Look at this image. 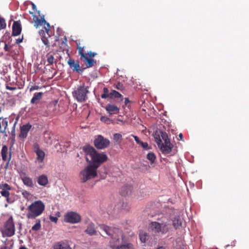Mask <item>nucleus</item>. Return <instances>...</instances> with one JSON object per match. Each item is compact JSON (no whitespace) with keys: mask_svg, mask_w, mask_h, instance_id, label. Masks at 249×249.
Wrapping results in <instances>:
<instances>
[{"mask_svg":"<svg viewBox=\"0 0 249 249\" xmlns=\"http://www.w3.org/2000/svg\"><path fill=\"white\" fill-rule=\"evenodd\" d=\"M161 226V232L162 233H165L171 230L172 226L171 224V221L168 219L164 218L160 223Z\"/></svg>","mask_w":249,"mask_h":249,"instance_id":"dca6fc26","label":"nucleus"},{"mask_svg":"<svg viewBox=\"0 0 249 249\" xmlns=\"http://www.w3.org/2000/svg\"><path fill=\"white\" fill-rule=\"evenodd\" d=\"M1 155L2 159L3 161H6L7 160L8 155V147L6 145H3L2 147L1 150Z\"/></svg>","mask_w":249,"mask_h":249,"instance_id":"7c9ffc66","label":"nucleus"},{"mask_svg":"<svg viewBox=\"0 0 249 249\" xmlns=\"http://www.w3.org/2000/svg\"><path fill=\"white\" fill-rule=\"evenodd\" d=\"M41 228L40 220H37L36 223L32 227V230L34 231H36L40 230Z\"/></svg>","mask_w":249,"mask_h":249,"instance_id":"c9c22d12","label":"nucleus"},{"mask_svg":"<svg viewBox=\"0 0 249 249\" xmlns=\"http://www.w3.org/2000/svg\"><path fill=\"white\" fill-rule=\"evenodd\" d=\"M0 231L3 236L11 237L15 234V227L13 217L11 216L4 223Z\"/></svg>","mask_w":249,"mask_h":249,"instance_id":"0eeeda50","label":"nucleus"},{"mask_svg":"<svg viewBox=\"0 0 249 249\" xmlns=\"http://www.w3.org/2000/svg\"><path fill=\"white\" fill-rule=\"evenodd\" d=\"M21 32V26L19 22L14 21L12 25V35L14 36L19 35Z\"/></svg>","mask_w":249,"mask_h":249,"instance_id":"f3484780","label":"nucleus"},{"mask_svg":"<svg viewBox=\"0 0 249 249\" xmlns=\"http://www.w3.org/2000/svg\"><path fill=\"white\" fill-rule=\"evenodd\" d=\"M147 235L145 232H141L140 233V239L142 242L145 243Z\"/></svg>","mask_w":249,"mask_h":249,"instance_id":"4c0bfd02","label":"nucleus"},{"mask_svg":"<svg viewBox=\"0 0 249 249\" xmlns=\"http://www.w3.org/2000/svg\"><path fill=\"white\" fill-rule=\"evenodd\" d=\"M30 14H32L33 15L34 14V12H30Z\"/></svg>","mask_w":249,"mask_h":249,"instance_id":"e2e57ef3","label":"nucleus"},{"mask_svg":"<svg viewBox=\"0 0 249 249\" xmlns=\"http://www.w3.org/2000/svg\"><path fill=\"white\" fill-rule=\"evenodd\" d=\"M182 221L179 217L175 218L172 221V225L175 229H179L181 226Z\"/></svg>","mask_w":249,"mask_h":249,"instance_id":"473e14b6","label":"nucleus"},{"mask_svg":"<svg viewBox=\"0 0 249 249\" xmlns=\"http://www.w3.org/2000/svg\"><path fill=\"white\" fill-rule=\"evenodd\" d=\"M97 169L89 164L79 174L81 182L85 183L89 180L95 178L97 176Z\"/></svg>","mask_w":249,"mask_h":249,"instance_id":"39448f33","label":"nucleus"},{"mask_svg":"<svg viewBox=\"0 0 249 249\" xmlns=\"http://www.w3.org/2000/svg\"><path fill=\"white\" fill-rule=\"evenodd\" d=\"M89 90L84 84L78 86L72 92L74 98L78 102H84L88 99Z\"/></svg>","mask_w":249,"mask_h":249,"instance_id":"423d86ee","label":"nucleus"},{"mask_svg":"<svg viewBox=\"0 0 249 249\" xmlns=\"http://www.w3.org/2000/svg\"><path fill=\"white\" fill-rule=\"evenodd\" d=\"M132 187L129 185H125L123 186L120 191V194L122 196H126L130 195L132 192Z\"/></svg>","mask_w":249,"mask_h":249,"instance_id":"412c9836","label":"nucleus"},{"mask_svg":"<svg viewBox=\"0 0 249 249\" xmlns=\"http://www.w3.org/2000/svg\"><path fill=\"white\" fill-rule=\"evenodd\" d=\"M132 136L134 138L137 143L140 144L142 141L139 139V138L136 136L132 135Z\"/></svg>","mask_w":249,"mask_h":249,"instance_id":"de8ad7c7","label":"nucleus"},{"mask_svg":"<svg viewBox=\"0 0 249 249\" xmlns=\"http://www.w3.org/2000/svg\"><path fill=\"white\" fill-rule=\"evenodd\" d=\"M49 219L52 222H53L54 223H56L58 220V218L57 217L53 216L52 215H50Z\"/></svg>","mask_w":249,"mask_h":249,"instance_id":"a18cd8bd","label":"nucleus"},{"mask_svg":"<svg viewBox=\"0 0 249 249\" xmlns=\"http://www.w3.org/2000/svg\"><path fill=\"white\" fill-rule=\"evenodd\" d=\"M130 102V101L128 98H125L124 99V104L126 106L128 103Z\"/></svg>","mask_w":249,"mask_h":249,"instance_id":"5fc2aeb1","label":"nucleus"},{"mask_svg":"<svg viewBox=\"0 0 249 249\" xmlns=\"http://www.w3.org/2000/svg\"><path fill=\"white\" fill-rule=\"evenodd\" d=\"M150 229L155 233L161 232L160 223L158 222H152L150 224Z\"/></svg>","mask_w":249,"mask_h":249,"instance_id":"4be33fe9","label":"nucleus"},{"mask_svg":"<svg viewBox=\"0 0 249 249\" xmlns=\"http://www.w3.org/2000/svg\"><path fill=\"white\" fill-rule=\"evenodd\" d=\"M32 6L33 10L34 11H35V10H36V5L34 3H32Z\"/></svg>","mask_w":249,"mask_h":249,"instance_id":"4d7b16f0","label":"nucleus"},{"mask_svg":"<svg viewBox=\"0 0 249 249\" xmlns=\"http://www.w3.org/2000/svg\"><path fill=\"white\" fill-rule=\"evenodd\" d=\"M156 158V157L153 152H149L147 155V159L150 161L151 163H153L155 162Z\"/></svg>","mask_w":249,"mask_h":249,"instance_id":"f704fd0d","label":"nucleus"},{"mask_svg":"<svg viewBox=\"0 0 249 249\" xmlns=\"http://www.w3.org/2000/svg\"><path fill=\"white\" fill-rule=\"evenodd\" d=\"M11 139L12 140V145H13L15 142V139H14V137L11 136Z\"/></svg>","mask_w":249,"mask_h":249,"instance_id":"bf43d9fd","label":"nucleus"},{"mask_svg":"<svg viewBox=\"0 0 249 249\" xmlns=\"http://www.w3.org/2000/svg\"><path fill=\"white\" fill-rule=\"evenodd\" d=\"M156 249H166V248L165 247L160 246Z\"/></svg>","mask_w":249,"mask_h":249,"instance_id":"052dcab7","label":"nucleus"},{"mask_svg":"<svg viewBox=\"0 0 249 249\" xmlns=\"http://www.w3.org/2000/svg\"><path fill=\"white\" fill-rule=\"evenodd\" d=\"M99 227L101 230L111 237L110 245L113 243L114 245L119 243L118 238L122 237L123 233L121 229L114 227H109L105 224H100Z\"/></svg>","mask_w":249,"mask_h":249,"instance_id":"7ed1b4c3","label":"nucleus"},{"mask_svg":"<svg viewBox=\"0 0 249 249\" xmlns=\"http://www.w3.org/2000/svg\"><path fill=\"white\" fill-rule=\"evenodd\" d=\"M173 249H186L183 241L180 239H177L174 244Z\"/></svg>","mask_w":249,"mask_h":249,"instance_id":"bb28decb","label":"nucleus"},{"mask_svg":"<svg viewBox=\"0 0 249 249\" xmlns=\"http://www.w3.org/2000/svg\"><path fill=\"white\" fill-rule=\"evenodd\" d=\"M19 249H28L25 246H21Z\"/></svg>","mask_w":249,"mask_h":249,"instance_id":"680f3d73","label":"nucleus"},{"mask_svg":"<svg viewBox=\"0 0 249 249\" xmlns=\"http://www.w3.org/2000/svg\"><path fill=\"white\" fill-rule=\"evenodd\" d=\"M104 93L101 95V98L103 99H106L107 98H109L110 97V93H108V89L107 88H104L103 89Z\"/></svg>","mask_w":249,"mask_h":249,"instance_id":"e433bc0d","label":"nucleus"},{"mask_svg":"<svg viewBox=\"0 0 249 249\" xmlns=\"http://www.w3.org/2000/svg\"><path fill=\"white\" fill-rule=\"evenodd\" d=\"M33 21L34 22V26L36 28L39 26L41 25H46L47 26V28H50V24L46 22L45 20L44 16L41 17L40 18H39L37 16L33 15Z\"/></svg>","mask_w":249,"mask_h":249,"instance_id":"4468645a","label":"nucleus"},{"mask_svg":"<svg viewBox=\"0 0 249 249\" xmlns=\"http://www.w3.org/2000/svg\"><path fill=\"white\" fill-rule=\"evenodd\" d=\"M87 157L86 160L97 169L104 162L107 160V155L104 153H99L93 147L89 145H86L83 147Z\"/></svg>","mask_w":249,"mask_h":249,"instance_id":"f257e3e1","label":"nucleus"},{"mask_svg":"<svg viewBox=\"0 0 249 249\" xmlns=\"http://www.w3.org/2000/svg\"><path fill=\"white\" fill-rule=\"evenodd\" d=\"M47 62L49 63L47 65L53 64V63L54 57L53 55H47Z\"/></svg>","mask_w":249,"mask_h":249,"instance_id":"a19ab883","label":"nucleus"},{"mask_svg":"<svg viewBox=\"0 0 249 249\" xmlns=\"http://www.w3.org/2000/svg\"><path fill=\"white\" fill-rule=\"evenodd\" d=\"M24 184L29 187H33L34 186L33 181L32 179L30 177L25 176L21 178Z\"/></svg>","mask_w":249,"mask_h":249,"instance_id":"a878e982","label":"nucleus"},{"mask_svg":"<svg viewBox=\"0 0 249 249\" xmlns=\"http://www.w3.org/2000/svg\"><path fill=\"white\" fill-rule=\"evenodd\" d=\"M114 87L117 89L118 90H123L124 89V87L123 86V84L121 83L120 82L118 83Z\"/></svg>","mask_w":249,"mask_h":249,"instance_id":"79ce46f5","label":"nucleus"},{"mask_svg":"<svg viewBox=\"0 0 249 249\" xmlns=\"http://www.w3.org/2000/svg\"><path fill=\"white\" fill-rule=\"evenodd\" d=\"M65 40L66 41H67L66 37H65Z\"/></svg>","mask_w":249,"mask_h":249,"instance_id":"0e129e2a","label":"nucleus"},{"mask_svg":"<svg viewBox=\"0 0 249 249\" xmlns=\"http://www.w3.org/2000/svg\"><path fill=\"white\" fill-rule=\"evenodd\" d=\"M8 121H7V120H4L2 122V126L3 128L0 130V133L3 134V136L4 137L7 136L6 129H7V126H8Z\"/></svg>","mask_w":249,"mask_h":249,"instance_id":"2f4dec72","label":"nucleus"},{"mask_svg":"<svg viewBox=\"0 0 249 249\" xmlns=\"http://www.w3.org/2000/svg\"><path fill=\"white\" fill-rule=\"evenodd\" d=\"M45 31L41 30L39 31V34L41 36V40L43 44L46 47L49 48L51 45L54 47L55 43L52 44V38H51V35L49 34L50 29L44 27Z\"/></svg>","mask_w":249,"mask_h":249,"instance_id":"9d476101","label":"nucleus"},{"mask_svg":"<svg viewBox=\"0 0 249 249\" xmlns=\"http://www.w3.org/2000/svg\"><path fill=\"white\" fill-rule=\"evenodd\" d=\"M23 38H18L16 40V43L17 44H19L20 43L22 42Z\"/></svg>","mask_w":249,"mask_h":249,"instance_id":"6e6d98bb","label":"nucleus"},{"mask_svg":"<svg viewBox=\"0 0 249 249\" xmlns=\"http://www.w3.org/2000/svg\"><path fill=\"white\" fill-rule=\"evenodd\" d=\"M83 59L86 62L85 67H83L85 68V70L89 68L94 66H96L97 64L96 61L92 58H90L88 57L87 55L85 57H83Z\"/></svg>","mask_w":249,"mask_h":249,"instance_id":"aec40b11","label":"nucleus"},{"mask_svg":"<svg viewBox=\"0 0 249 249\" xmlns=\"http://www.w3.org/2000/svg\"><path fill=\"white\" fill-rule=\"evenodd\" d=\"M37 181L39 185L45 186L48 183V179L46 175H42L38 177Z\"/></svg>","mask_w":249,"mask_h":249,"instance_id":"b1692460","label":"nucleus"},{"mask_svg":"<svg viewBox=\"0 0 249 249\" xmlns=\"http://www.w3.org/2000/svg\"><path fill=\"white\" fill-rule=\"evenodd\" d=\"M119 243L115 244L113 243L110 245V247L113 249H134V246L130 243H125L124 241V235L123 233L122 237L118 238Z\"/></svg>","mask_w":249,"mask_h":249,"instance_id":"6e6552de","label":"nucleus"},{"mask_svg":"<svg viewBox=\"0 0 249 249\" xmlns=\"http://www.w3.org/2000/svg\"><path fill=\"white\" fill-rule=\"evenodd\" d=\"M178 140H180V141H183V135L182 133H180L179 135H178Z\"/></svg>","mask_w":249,"mask_h":249,"instance_id":"864d4df0","label":"nucleus"},{"mask_svg":"<svg viewBox=\"0 0 249 249\" xmlns=\"http://www.w3.org/2000/svg\"><path fill=\"white\" fill-rule=\"evenodd\" d=\"M109 98L111 99L121 98V101L123 99V95L115 90H112L111 91Z\"/></svg>","mask_w":249,"mask_h":249,"instance_id":"c85d7f7f","label":"nucleus"},{"mask_svg":"<svg viewBox=\"0 0 249 249\" xmlns=\"http://www.w3.org/2000/svg\"><path fill=\"white\" fill-rule=\"evenodd\" d=\"M4 49L6 51H9L10 50V48L8 47V45L6 43H5Z\"/></svg>","mask_w":249,"mask_h":249,"instance_id":"603ef678","label":"nucleus"},{"mask_svg":"<svg viewBox=\"0 0 249 249\" xmlns=\"http://www.w3.org/2000/svg\"><path fill=\"white\" fill-rule=\"evenodd\" d=\"M85 46H81L80 44H77V49L78 50V53L81 56V59L82 60L83 58L87 56V53L85 51Z\"/></svg>","mask_w":249,"mask_h":249,"instance_id":"cd10ccee","label":"nucleus"},{"mask_svg":"<svg viewBox=\"0 0 249 249\" xmlns=\"http://www.w3.org/2000/svg\"><path fill=\"white\" fill-rule=\"evenodd\" d=\"M43 94V93L42 92L35 93L31 100V103L33 104H38L41 99Z\"/></svg>","mask_w":249,"mask_h":249,"instance_id":"5701e85b","label":"nucleus"},{"mask_svg":"<svg viewBox=\"0 0 249 249\" xmlns=\"http://www.w3.org/2000/svg\"><path fill=\"white\" fill-rule=\"evenodd\" d=\"M81 217L77 213L73 212L67 213L64 217V220L67 223H77L80 222Z\"/></svg>","mask_w":249,"mask_h":249,"instance_id":"9b49d317","label":"nucleus"},{"mask_svg":"<svg viewBox=\"0 0 249 249\" xmlns=\"http://www.w3.org/2000/svg\"><path fill=\"white\" fill-rule=\"evenodd\" d=\"M11 159V152H10L9 155V157L8 158V161L6 162L5 166V168H7L8 167L9 163V161H10Z\"/></svg>","mask_w":249,"mask_h":249,"instance_id":"8fccbe9b","label":"nucleus"},{"mask_svg":"<svg viewBox=\"0 0 249 249\" xmlns=\"http://www.w3.org/2000/svg\"><path fill=\"white\" fill-rule=\"evenodd\" d=\"M18 117H17L16 119V121H15V123L14 124L12 130V131L11 132V136H12V137H14V139H15V135H16V134H15V127H16V124L18 123Z\"/></svg>","mask_w":249,"mask_h":249,"instance_id":"58836bf2","label":"nucleus"},{"mask_svg":"<svg viewBox=\"0 0 249 249\" xmlns=\"http://www.w3.org/2000/svg\"><path fill=\"white\" fill-rule=\"evenodd\" d=\"M67 63L73 71L81 73L85 70L83 66L80 67L78 61L70 58L68 60Z\"/></svg>","mask_w":249,"mask_h":249,"instance_id":"f8f14e48","label":"nucleus"},{"mask_svg":"<svg viewBox=\"0 0 249 249\" xmlns=\"http://www.w3.org/2000/svg\"><path fill=\"white\" fill-rule=\"evenodd\" d=\"M6 89L10 90H14L17 89V88L15 87H10L8 85H6Z\"/></svg>","mask_w":249,"mask_h":249,"instance_id":"3c124183","label":"nucleus"},{"mask_svg":"<svg viewBox=\"0 0 249 249\" xmlns=\"http://www.w3.org/2000/svg\"><path fill=\"white\" fill-rule=\"evenodd\" d=\"M0 193L2 196L6 197L7 201L9 202V196L10 193L9 191L11 189V187L7 183H3L0 185Z\"/></svg>","mask_w":249,"mask_h":249,"instance_id":"ddd939ff","label":"nucleus"},{"mask_svg":"<svg viewBox=\"0 0 249 249\" xmlns=\"http://www.w3.org/2000/svg\"><path fill=\"white\" fill-rule=\"evenodd\" d=\"M100 120L104 123H107L108 121L109 120V118L105 116H101L100 118Z\"/></svg>","mask_w":249,"mask_h":249,"instance_id":"49530a36","label":"nucleus"},{"mask_svg":"<svg viewBox=\"0 0 249 249\" xmlns=\"http://www.w3.org/2000/svg\"><path fill=\"white\" fill-rule=\"evenodd\" d=\"M32 127V125L29 123L20 126V132L19 137L21 139H25L27 137L28 133Z\"/></svg>","mask_w":249,"mask_h":249,"instance_id":"2eb2a0df","label":"nucleus"},{"mask_svg":"<svg viewBox=\"0 0 249 249\" xmlns=\"http://www.w3.org/2000/svg\"><path fill=\"white\" fill-rule=\"evenodd\" d=\"M85 232L90 236L96 235L97 231L95 228V225L93 223H89L85 230Z\"/></svg>","mask_w":249,"mask_h":249,"instance_id":"6ab92c4d","label":"nucleus"},{"mask_svg":"<svg viewBox=\"0 0 249 249\" xmlns=\"http://www.w3.org/2000/svg\"><path fill=\"white\" fill-rule=\"evenodd\" d=\"M45 208V204L42 201H35L27 207L28 212L26 215L28 219H35L43 213Z\"/></svg>","mask_w":249,"mask_h":249,"instance_id":"20e7f679","label":"nucleus"},{"mask_svg":"<svg viewBox=\"0 0 249 249\" xmlns=\"http://www.w3.org/2000/svg\"><path fill=\"white\" fill-rule=\"evenodd\" d=\"M140 145H141V146H142L145 149L147 150V149H149L148 144L147 142H141Z\"/></svg>","mask_w":249,"mask_h":249,"instance_id":"c03bdc74","label":"nucleus"},{"mask_svg":"<svg viewBox=\"0 0 249 249\" xmlns=\"http://www.w3.org/2000/svg\"><path fill=\"white\" fill-rule=\"evenodd\" d=\"M97 55V53L94 52H89L87 53V55H88V57L92 58L95 57Z\"/></svg>","mask_w":249,"mask_h":249,"instance_id":"37998d69","label":"nucleus"},{"mask_svg":"<svg viewBox=\"0 0 249 249\" xmlns=\"http://www.w3.org/2000/svg\"><path fill=\"white\" fill-rule=\"evenodd\" d=\"M5 249H7V248H5Z\"/></svg>","mask_w":249,"mask_h":249,"instance_id":"69168bd1","label":"nucleus"},{"mask_svg":"<svg viewBox=\"0 0 249 249\" xmlns=\"http://www.w3.org/2000/svg\"><path fill=\"white\" fill-rule=\"evenodd\" d=\"M56 103H57V102H56L55 104H50V105H49V107H53V108H54V107H56Z\"/></svg>","mask_w":249,"mask_h":249,"instance_id":"13d9d810","label":"nucleus"},{"mask_svg":"<svg viewBox=\"0 0 249 249\" xmlns=\"http://www.w3.org/2000/svg\"><path fill=\"white\" fill-rule=\"evenodd\" d=\"M6 24L5 19L0 16V30L5 28Z\"/></svg>","mask_w":249,"mask_h":249,"instance_id":"ea45409f","label":"nucleus"},{"mask_svg":"<svg viewBox=\"0 0 249 249\" xmlns=\"http://www.w3.org/2000/svg\"><path fill=\"white\" fill-rule=\"evenodd\" d=\"M39 88V87L38 86H32L30 89V91H32L34 90L38 89Z\"/></svg>","mask_w":249,"mask_h":249,"instance_id":"09e8293b","label":"nucleus"},{"mask_svg":"<svg viewBox=\"0 0 249 249\" xmlns=\"http://www.w3.org/2000/svg\"><path fill=\"white\" fill-rule=\"evenodd\" d=\"M122 139V135L120 133H115L113 135V140L118 143H121Z\"/></svg>","mask_w":249,"mask_h":249,"instance_id":"72a5a7b5","label":"nucleus"},{"mask_svg":"<svg viewBox=\"0 0 249 249\" xmlns=\"http://www.w3.org/2000/svg\"><path fill=\"white\" fill-rule=\"evenodd\" d=\"M105 108L110 114H118L120 111L119 107L113 104H107Z\"/></svg>","mask_w":249,"mask_h":249,"instance_id":"a211bd4d","label":"nucleus"},{"mask_svg":"<svg viewBox=\"0 0 249 249\" xmlns=\"http://www.w3.org/2000/svg\"><path fill=\"white\" fill-rule=\"evenodd\" d=\"M35 152L37 156L36 159L39 162H42L44 159L45 153L39 148L35 150Z\"/></svg>","mask_w":249,"mask_h":249,"instance_id":"393cba45","label":"nucleus"},{"mask_svg":"<svg viewBox=\"0 0 249 249\" xmlns=\"http://www.w3.org/2000/svg\"><path fill=\"white\" fill-rule=\"evenodd\" d=\"M155 139L162 153L167 154L171 152L173 145L170 142L168 135L165 132L160 131L156 132Z\"/></svg>","mask_w":249,"mask_h":249,"instance_id":"f03ea898","label":"nucleus"},{"mask_svg":"<svg viewBox=\"0 0 249 249\" xmlns=\"http://www.w3.org/2000/svg\"><path fill=\"white\" fill-rule=\"evenodd\" d=\"M53 249H71V248L64 243H57L54 245Z\"/></svg>","mask_w":249,"mask_h":249,"instance_id":"c756f323","label":"nucleus"},{"mask_svg":"<svg viewBox=\"0 0 249 249\" xmlns=\"http://www.w3.org/2000/svg\"><path fill=\"white\" fill-rule=\"evenodd\" d=\"M94 144L97 149H103L109 145L110 141L108 139L105 138L102 135H99L95 138Z\"/></svg>","mask_w":249,"mask_h":249,"instance_id":"1a4fd4ad","label":"nucleus"}]
</instances>
